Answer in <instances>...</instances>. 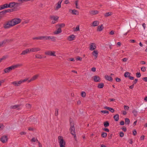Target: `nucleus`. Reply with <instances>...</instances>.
<instances>
[{"instance_id":"obj_1","label":"nucleus","mask_w":147,"mask_h":147,"mask_svg":"<svg viewBox=\"0 0 147 147\" xmlns=\"http://www.w3.org/2000/svg\"><path fill=\"white\" fill-rule=\"evenodd\" d=\"M70 127L69 129L70 131L71 134L74 136V138L76 140V137L75 132V129L74 127V122L72 120L70 121Z\"/></svg>"},{"instance_id":"obj_2","label":"nucleus","mask_w":147,"mask_h":147,"mask_svg":"<svg viewBox=\"0 0 147 147\" xmlns=\"http://www.w3.org/2000/svg\"><path fill=\"white\" fill-rule=\"evenodd\" d=\"M58 140L60 147H65L66 143L62 136H59L58 137Z\"/></svg>"},{"instance_id":"obj_3","label":"nucleus","mask_w":147,"mask_h":147,"mask_svg":"<svg viewBox=\"0 0 147 147\" xmlns=\"http://www.w3.org/2000/svg\"><path fill=\"white\" fill-rule=\"evenodd\" d=\"M13 26L11 20L7 21L3 24V27L5 29H9Z\"/></svg>"},{"instance_id":"obj_4","label":"nucleus","mask_w":147,"mask_h":147,"mask_svg":"<svg viewBox=\"0 0 147 147\" xmlns=\"http://www.w3.org/2000/svg\"><path fill=\"white\" fill-rule=\"evenodd\" d=\"M10 20L13 26L20 23L21 21V19L17 18H15Z\"/></svg>"},{"instance_id":"obj_5","label":"nucleus","mask_w":147,"mask_h":147,"mask_svg":"<svg viewBox=\"0 0 147 147\" xmlns=\"http://www.w3.org/2000/svg\"><path fill=\"white\" fill-rule=\"evenodd\" d=\"M9 8L12 7H17L21 5V3H16L13 2L10 3L9 4Z\"/></svg>"},{"instance_id":"obj_6","label":"nucleus","mask_w":147,"mask_h":147,"mask_svg":"<svg viewBox=\"0 0 147 147\" xmlns=\"http://www.w3.org/2000/svg\"><path fill=\"white\" fill-rule=\"evenodd\" d=\"M55 51H48L45 52V54L47 55H49L51 56H55Z\"/></svg>"},{"instance_id":"obj_7","label":"nucleus","mask_w":147,"mask_h":147,"mask_svg":"<svg viewBox=\"0 0 147 147\" xmlns=\"http://www.w3.org/2000/svg\"><path fill=\"white\" fill-rule=\"evenodd\" d=\"M39 76V75L38 74H36L32 76L30 80H29L28 81V83L33 81L37 79L38 77Z\"/></svg>"},{"instance_id":"obj_8","label":"nucleus","mask_w":147,"mask_h":147,"mask_svg":"<svg viewBox=\"0 0 147 147\" xmlns=\"http://www.w3.org/2000/svg\"><path fill=\"white\" fill-rule=\"evenodd\" d=\"M13 69V67L11 65L7 68H6L4 69V73H6L9 72L10 71Z\"/></svg>"},{"instance_id":"obj_9","label":"nucleus","mask_w":147,"mask_h":147,"mask_svg":"<svg viewBox=\"0 0 147 147\" xmlns=\"http://www.w3.org/2000/svg\"><path fill=\"white\" fill-rule=\"evenodd\" d=\"M96 48V44L94 43H92L90 44V50L91 51H93Z\"/></svg>"},{"instance_id":"obj_10","label":"nucleus","mask_w":147,"mask_h":147,"mask_svg":"<svg viewBox=\"0 0 147 147\" xmlns=\"http://www.w3.org/2000/svg\"><path fill=\"white\" fill-rule=\"evenodd\" d=\"M30 48L26 49V50L22 51V53L20 54L21 55H25L26 54L30 53Z\"/></svg>"},{"instance_id":"obj_11","label":"nucleus","mask_w":147,"mask_h":147,"mask_svg":"<svg viewBox=\"0 0 147 147\" xmlns=\"http://www.w3.org/2000/svg\"><path fill=\"white\" fill-rule=\"evenodd\" d=\"M30 52H37L40 51V49L39 47H34L30 49Z\"/></svg>"},{"instance_id":"obj_12","label":"nucleus","mask_w":147,"mask_h":147,"mask_svg":"<svg viewBox=\"0 0 147 147\" xmlns=\"http://www.w3.org/2000/svg\"><path fill=\"white\" fill-rule=\"evenodd\" d=\"M0 140L2 143H5L7 141V137L6 136H4L1 138Z\"/></svg>"},{"instance_id":"obj_13","label":"nucleus","mask_w":147,"mask_h":147,"mask_svg":"<svg viewBox=\"0 0 147 147\" xmlns=\"http://www.w3.org/2000/svg\"><path fill=\"white\" fill-rule=\"evenodd\" d=\"M62 1V0H60L58 2L56 6V7L55 8V10H58L61 7V4Z\"/></svg>"},{"instance_id":"obj_14","label":"nucleus","mask_w":147,"mask_h":147,"mask_svg":"<svg viewBox=\"0 0 147 147\" xmlns=\"http://www.w3.org/2000/svg\"><path fill=\"white\" fill-rule=\"evenodd\" d=\"M92 55L94 57L95 59L97 58L98 55V51L97 50H94L92 53Z\"/></svg>"},{"instance_id":"obj_15","label":"nucleus","mask_w":147,"mask_h":147,"mask_svg":"<svg viewBox=\"0 0 147 147\" xmlns=\"http://www.w3.org/2000/svg\"><path fill=\"white\" fill-rule=\"evenodd\" d=\"M94 81L96 82H100V77L97 76H95L93 77Z\"/></svg>"},{"instance_id":"obj_16","label":"nucleus","mask_w":147,"mask_h":147,"mask_svg":"<svg viewBox=\"0 0 147 147\" xmlns=\"http://www.w3.org/2000/svg\"><path fill=\"white\" fill-rule=\"evenodd\" d=\"M69 12L71 11V13L73 15H78L79 14L78 11L77 10L75 9L73 10L69 9Z\"/></svg>"},{"instance_id":"obj_17","label":"nucleus","mask_w":147,"mask_h":147,"mask_svg":"<svg viewBox=\"0 0 147 147\" xmlns=\"http://www.w3.org/2000/svg\"><path fill=\"white\" fill-rule=\"evenodd\" d=\"M13 69L19 67H21L23 66V64L22 63H18L15 65H12Z\"/></svg>"},{"instance_id":"obj_18","label":"nucleus","mask_w":147,"mask_h":147,"mask_svg":"<svg viewBox=\"0 0 147 147\" xmlns=\"http://www.w3.org/2000/svg\"><path fill=\"white\" fill-rule=\"evenodd\" d=\"M10 39H5L0 42V47L2 46L3 44H5L6 42H9L11 41Z\"/></svg>"},{"instance_id":"obj_19","label":"nucleus","mask_w":147,"mask_h":147,"mask_svg":"<svg viewBox=\"0 0 147 147\" xmlns=\"http://www.w3.org/2000/svg\"><path fill=\"white\" fill-rule=\"evenodd\" d=\"M65 26V25L64 23L58 24L56 25V28H59L61 29L62 28L64 27Z\"/></svg>"},{"instance_id":"obj_20","label":"nucleus","mask_w":147,"mask_h":147,"mask_svg":"<svg viewBox=\"0 0 147 147\" xmlns=\"http://www.w3.org/2000/svg\"><path fill=\"white\" fill-rule=\"evenodd\" d=\"M99 11L97 10H92L89 11V13L91 15H95L98 14Z\"/></svg>"},{"instance_id":"obj_21","label":"nucleus","mask_w":147,"mask_h":147,"mask_svg":"<svg viewBox=\"0 0 147 147\" xmlns=\"http://www.w3.org/2000/svg\"><path fill=\"white\" fill-rule=\"evenodd\" d=\"M54 32V34H58L62 32L61 29H60V28H58Z\"/></svg>"},{"instance_id":"obj_22","label":"nucleus","mask_w":147,"mask_h":147,"mask_svg":"<svg viewBox=\"0 0 147 147\" xmlns=\"http://www.w3.org/2000/svg\"><path fill=\"white\" fill-rule=\"evenodd\" d=\"M50 18L52 20L56 21L58 20L59 17L57 16H50Z\"/></svg>"},{"instance_id":"obj_23","label":"nucleus","mask_w":147,"mask_h":147,"mask_svg":"<svg viewBox=\"0 0 147 147\" xmlns=\"http://www.w3.org/2000/svg\"><path fill=\"white\" fill-rule=\"evenodd\" d=\"M105 78L106 80L109 81L111 82L113 80V79L110 76L106 75L105 76Z\"/></svg>"},{"instance_id":"obj_24","label":"nucleus","mask_w":147,"mask_h":147,"mask_svg":"<svg viewBox=\"0 0 147 147\" xmlns=\"http://www.w3.org/2000/svg\"><path fill=\"white\" fill-rule=\"evenodd\" d=\"M75 37V36L74 35H72L69 36L67 39L69 41H71L74 40Z\"/></svg>"},{"instance_id":"obj_25","label":"nucleus","mask_w":147,"mask_h":147,"mask_svg":"<svg viewBox=\"0 0 147 147\" xmlns=\"http://www.w3.org/2000/svg\"><path fill=\"white\" fill-rule=\"evenodd\" d=\"M113 15V13L111 12H107L105 13L104 14V16L105 17H107L111 16H112Z\"/></svg>"},{"instance_id":"obj_26","label":"nucleus","mask_w":147,"mask_h":147,"mask_svg":"<svg viewBox=\"0 0 147 147\" xmlns=\"http://www.w3.org/2000/svg\"><path fill=\"white\" fill-rule=\"evenodd\" d=\"M49 36H41V40H49Z\"/></svg>"},{"instance_id":"obj_27","label":"nucleus","mask_w":147,"mask_h":147,"mask_svg":"<svg viewBox=\"0 0 147 147\" xmlns=\"http://www.w3.org/2000/svg\"><path fill=\"white\" fill-rule=\"evenodd\" d=\"M103 28L104 27L103 26V25L102 24L100 26H99L98 27L97 30L98 31H101L103 29Z\"/></svg>"},{"instance_id":"obj_28","label":"nucleus","mask_w":147,"mask_h":147,"mask_svg":"<svg viewBox=\"0 0 147 147\" xmlns=\"http://www.w3.org/2000/svg\"><path fill=\"white\" fill-rule=\"evenodd\" d=\"M92 26L95 27L98 26L99 24V22L98 21H95L92 23Z\"/></svg>"},{"instance_id":"obj_29","label":"nucleus","mask_w":147,"mask_h":147,"mask_svg":"<svg viewBox=\"0 0 147 147\" xmlns=\"http://www.w3.org/2000/svg\"><path fill=\"white\" fill-rule=\"evenodd\" d=\"M113 118L115 121H118L119 119V115L118 114L115 115L114 116Z\"/></svg>"},{"instance_id":"obj_30","label":"nucleus","mask_w":147,"mask_h":147,"mask_svg":"<svg viewBox=\"0 0 147 147\" xmlns=\"http://www.w3.org/2000/svg\"><path fill=\"white\" fill-rule=\"evenodd\" d=\"M16 9L15 8H14V9H8L7 10H5V11L6 12V13L7 12H12L13 11H16Z\"/></svg>"},{"instance_id":"obj_31","label":"nucleus","mask_w":147,"mask_h":147,"mask_svg":"<svg viewBox=\"0 0 147 147\" xmlns=\"http://www.w3.org/2000/svg\"><path fill=\"white\" fill-rule=\"evenodd\" d=\"M50 39H51L52 41H55L56 40V38L55 36H49V40Z\"/></svg>"},{"instance_id":"obj_32","label":"nucleus","mask_w":147,"mask_h":147,"mask_svg":"<svg viewBox=\"0 0 147 147\" xmlns=\"http://www.w3.org/2000/svg\"><path fill=\"white\" fill-rule=\"evenodd\" d=\"M104 86V84L103 83H99L97 86L98 88H102Z\"/></svg>"},{"instance_id":"obj_33","label":"nucleus","mask_w":147,"mask_h":147,"mask_svg":"<svg viewBox=\"0 0 147 147\" xmlns=\"http://www.w3.org/2000/svg\"><path fill=\"white\" fill-rule=\"evenodd\" d=\"M35 58L36 59H42L43 58V57L41 55L37 54L35 55Z\"/></svg>"},{"instance_id":"obj_34","label":"nucleus","mask_w":147,"mask_h":147,"mask_svg":"<svg viewBox=\"0 0 147 147\" xmlns=\"http://www.w3.org/2000/svg\"><path fill=\"white\" fill-rule=\"evenodd\" d=\"M130 74L128 72H126L124 74V76L125 77H129L130 76Z\"/></svg>"},{"instance_id":"obj_35","label":"nucleus","mask_w":147,"mask_h":147,"mask_svg":"<svg viewBox=\"0 0 147 147\" xmlns=\"http://www.w3.org/2000/svg\"><path fill=\"white\" fill-rule=\"evenodd\" d=\"M125 124L126 125H129L130 123V120L128 118L125 119Z\"/></svg>"},{"instance_id":"obj_36","label":"nucleus","mask_w":147,"mask_h":147,"mask_svg":"<svg viewBox=\"0 0 147 147\" xmlns=\"http://www.w3.org/2000/svg\"><path fill=\"white\" fill-rule=\"evenodd\" d=\"M109 123L107 121H106L104 122V125L105 127H107L109 126Z\"/></svg>"},{"instance_id":"obj_37","label":"nucleus","mask_w":147,"mask_h":147,"mask_svg":"<svg viewBox=\"0 0 147 147\" xmlns=\"http://www.w3.org/2000/svg\"><path fill=\"white\" fill-rule=\"evenodd\" d=\"M132 113L135 117H136L138 115V112L135 110H134L132 112Z\"/></svg>"},{"instance_id":"obj_38","label":"nucleus","mask_w":147,"mask_h":147,"mask_svg":"<svg viewBox=\"0 0 147 147\" xmlns=\"http://www.w3.org/2000/svg\"><path fill=\"white\" fill-rule=\"evenodd\" d=\"M31 0H18V1L21 3V4L23 3L24 2H26L28 1H30Z\"/></svg>"},{"instance_id":"obj_39","label":"nucleus","mask_w":147,"mask_h":147,"mask_svg":"<svg viewBox=\"0 0 147 147\" xmlns=\"http://www.w3.org/2000/svg\"><path fill=\"white\" fill-rule=\"evenodd\" d=\"M101 136L103 138H106L107 136V134L105 132H102L101 134Z\"/></svg>"},{"instance_id":"obj_40","label":"nucleus","mask_w":147,"mask_h":147,"mask_svg":"<svg viewBox=\"0 0 147 147\" xmlns=\"http://www.w3.org/2000/svg\"><path fill=\"white\" fill-rule=\"evenodd\" d=\"M19 106L18 105H12L11 106L10 108L11 109H15L18 107Z\"/></svg>"},{"instance_id":"obj_41","label":"nucleus","mask_w":147,"mask_h":147,"mask_svg":"<svg viewBox=\"0 0 147 147\" xmlns=\"http://www.w3.org/2000/svg\"><path fill=\"white\" fill-rule=\"evenodd\" d=\"M58 109H55V115L56 116H57L58 115Z\"/></svg>"},{"instance_id":"obj_42","label":"nucleus","mask_w":147,"mask_h":147,"mask_svg":"<svg viewBox=\"0 0 147 147\" xmlns=\"http://www.w3.org/2000/svg\"><path fill=\"white\" fill-rule=\"evenodd\" d=\"M12 84L14 85L15 86H19L18 84L17 81H14L12 82Z\"/></svg>"},{"instance_id":"obj_43","label":"nucleus","mask_w":147,"mask_h":147,"mask_svg":"<svg viewBox=\"0 0 147 147\" xmlns=\"http://www.w3.org/2000/svg\"><path fill=\"white\" fill-rule=\"evenodd\" d=\"M81 96L83 97H85L86 96V93L85 92H82L81 94Z\"/></svg>"},{"instance_id":"obj_44","label":"nucleus","mask_w":147,"mask_h":147,"mask_svg":"<svg viewBox=\"0 0 147 147\" xmlns=\"http://www.w3.org/2000/svg\"><path fill=\"white\" fill-rule=\"evenodd\" d=\"M36 141H38V140L37 139H36L35 138H33L31 140L32 142H35Z\"/></svg>"},{"instance_id":"obj_45","label":"nucleus","mask_w":147,"mask_h":147,"mask_svg":"<svg viewBox=\"0 0 147 147\" xmlns=\"http://www.w3.org/2000/svg\"><path fill=\"white\" fill-rule=\"evenodd\" d=\"M41 36H39L38 37H34L32 38V39L33 40H41Z\"/></svg>"},{"instance_id":"obj_46","label":"nucleus","mask_w":147,"mask_h":147,"mask_svg":"<svg viewBox=\"0 0 147 147\" xmlns=\"http://www.w3.org/2000/svg\"><path fill=\"white\" fill-rule=\"evenodd\" d=\"M101 112L103 113L104 114H109V111H107L105 110V111H101Z\"/></svg>"},{"instance_id":"obj_47","label":"nucleus","mask_w":147,"mask_h":147,"mask_svg":"<svg viewBox=\"0 0 147 147\" xmlns=\"http://www.w3.org/2000/svg\"><path fill=\"white\" fill-rule=\"evenodd\" d=\"M79 30H80L79 26V25H78L76 26L75 29L74 30V31H77Z\"/></svg>"},{"instance_id":"obj_48","label":"nucleus","mask_w":147,"mask_h":147,"mask_svg":"<svg viewBox=\"0 0 147 147\" xmlns=\"http://www.w3.org/2000/svg\"><path fill=\"white\" fill-rule=\"evenodd\" d=\"M26 107L28 109H30L31 108V105L28 104H27L26 105Z\"/></svg>"},{"instance_id":"obj_49","label":"nucleus","mask_w":147,"mask_h":147,"mask_svg":"<svg viewBox=\"0 0 147 147\" xmlns=\"http://www.w3.org/2000/svg\"><path fill=\"white\" fill-rule=\"evenodd\" d=\"M78 1L76 0L75 1V4L76 5V8L78 9L79 8V7L78 6Z\"/></svg>"},{"instance_id":"obj_50","label":"nucleus","mask_w":147,"mask_h":147,"mask_svg":"<svg viewBox=\"0 0 147 147\" xmlns=\"http://www.w3.org/2000/svg\"><path fill=\"white\" fill-rule=\"evenodd\" d=\"M141 70L142 71L144 72L146 71V68L145 67H143L141 68Z\"/></svg>"},{"instance_id":"obj_51","label":"nucleus","mask_w":147,"mask_h":147,"mask_svg":"<svg viewBox=\"0 0 147 147\" xmlns=\"http://www.w3.org/2000/svg\"><path fill=\"white\" fill-rule=\"evenodd\" d=\"M136 75L137 78H140L141 76V74L140 73H137L136 74Z\"/></svg>"},{"instance_id":"obj_52","label":"nucleus","mask_w":147,"mask_h":147,"mask_svg":"<svg viewBox=\"0 0 147 147\" xmlns=\"http://www.w3.org/2000/svg\"><path fill=\"white\" fill-rule=\"evenodd\" d=\"M5 8V5H2L0 6V10L3 9Z\"/></svg>"},{"instance_id":"obj_53","label":"nucleus","mask_w":147,"mask_h":147,"mask_svg":"<svg viewBox=\"0 0 147 147\" xmlns=\"http://www.w3.org/2000/svg\"><path fill=\"white\" fill-rule=\"evenodd\" d=\"M124 107L125 110H128L129 109V107L128 106L125 105L124 106Z\"/></svg>"},{"instance_id":"obj_54","label":"nucleus","mask_w":147,"mask_h":147,"mask_svg":"<svg viewBox=\"0 0 147 147\" xmlns=\"http://www.w3.org/2000/svg\"><path fill=\"white\" fill-rule=\"evenodd\" d=\"M76 60L77 61H81L82 60V58L79 57H78L76 58Z\"/></svg>"},{"instance_id":"obj_55","label":"nucleus","mask_w":147,"mask_h":147,"mask_svg":"<svg viewBox=\"0 0 147 147\" xmlns=\"http://www.w3.org/2000/svg\"><path fill=\"white\" fill-rule=\"evenodd\" d=\"M119 136L121 137H123L124 136V133L123 132H121L120 133Z\"/></svg>"},{"instance_id":"obj_56","label":"nucleus","mask_w":147,"mask_h":147,"mask_svg":"<svg viewBox=\"0 0 147 147\" xmlns=\"http://www.w3.org/2000/svg\"><path fill=\"white\" fill-rule=\"evenodd\" d=\"M128 60V59L127 58H124L121 59L122 61L123 62H126Z\"/></svg>"},{"instance_id":"obj_57","label":"nucleus","mask_w":147,"mask_h":147,"mask_svg":"<svg viewBox=\"0 0 147 147\" xmlns=\"http://www.w3.org/2000/svg\"><path fill=\"white\" fill-rule=\"evenodd\" d=\"M6 13L5 10H3L1 12H0V15H3Z\"/></svg>"},{"instance_id":"obj_58","label":"nucleus","mask_w":147,"mask_h":147,"mask_svg":"<svg viewBox=\"0 0 147 147\" xmlns=\"http://www.w3.org/2000/svg\"><path fill=\"white\" fill-rule=\"evenodd\" d=\"M28 79H29V78H25L23 80H22L23 81V82L24 83L27 81H28V80H29Z\"/></svg>"},{"instance_id":"obj_59","label":"nucleus","mask_w":147,"mask_h":147,"mask_svg":"<svg viewBox=\"0 0 147 147\" xmlns=\"http://www.w3.org/2000/svg\"><path fill=\"white\" fill-rule=\"evenodd\" d=\"M4 5H5V8H9V4L7 3L4 4Z\"/></svg>"},{"instance_id":"obj_60","label":"nucleus","mask_w":147,"mask_h":147,"mask_svg":"<svg viewBox=\"0 0 147 147\" xmlns=\"http://www.w3.org/2000/svg\"><path fill=\"white\" fill-rule=\"evenodd\" d=\"M109 110L112 113H113L114 112V109H113L110 108V107Z\"/></svg>"},{"instance_id":"obj_61","label":"nucleus","mask_w":147,"mask_h":147,"mask_svg":"<svg viewBox=\"0 0 147 147\" xmlns=\"http://www.w3.org/2000/svg\"><path fill=\"white\" fill-rule=\"evenodd\" d=\"M133 134L134 136H136V134L137 132L135 129L133 131Z\"/></svg>"},{"instance_id":"obj_62","label":"nucleus","mask_w":147,"mask_h":147,"mask_svg":"<svg viewBox=\"0 0 147 147\" xmlns=\"http://www.w3.org/2000/svg\"><path fill=\"white\" fill-rule=\"evenodd\" d=\"M115 80L117 82H119L121 81V79L118 78H116Z\"/></svg>"},{"instance_id":"obj_63","label":"nucleus","mask_w":147,"mask_h":147,"mask_svg":"<svg viewBox=\"0 0 147 147\" xmlns=\"http://www.w3.org/2000/svg\"><path fill=\"white\" fill-rule=\"evenodd\" d=\"M20 134L21 135H25L26 134V133L25 132L22 131L20 133Z\"/></svg>"},{"instance_id":"obj_64","label":"nucleus","mask_w":147,"mask_h":147,"mask_svg":"<svg viewBox=\"0 0 147 147\" xmlns=\"http://www.w3.org/2000/svg\"><path fill=\"white\" fill-rule=\"evenodd\" d=\"M121 129L123 131H124L125 132L126 131H127L126 128L125 127H123Z\"/></svg>"}]
</instances>
